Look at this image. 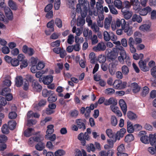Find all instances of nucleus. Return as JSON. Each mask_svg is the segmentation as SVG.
Returning a JSON list of instances; mask_svg holds the SVG:
<instances>
[{
    "label": "nucleus",
    "mask_w": 156,
    "mask_h": 156,
    "mask_svg": "<svg viewBox=\"0 0 156 156\" xmlns=\"http://www.w3.org/2000/svg\"><path fill=\"white\" fill-rule=\"evenodd\" d=\"M98 60L100 63H104L106 61V58L104 56L100 55L98 57Z\"/></svg>",
    "instance_id": "nucleus-56"
},
{
    "label": "nucleus",
    "mask_w": 156,
    "mask_h": 156,
    "mask_svg": "<svg viewBox=\"0 0 156 156\" xmlns=\"http://www.w3.org/2000/svg\"><path fill=\"white\" fill-rule=\"evenodd\" d=\"M85 122V119H77L76 121L78 127L80 129H82L83 130H84L86 129L85 126L84 124V122Z\"/></svg>",
    "instance_id": "nucleus-9"
},
{
    "label": "nucleus",
    "mask_w": 156,
    "mask_h": 156,
    "mask_svg": "<svg viewBox=\"0 0 156 156\" xmlns=\"http://www.w3.org/2000/svg\"><path fill=\"white\" fill-rule=\"evenodd\" d=\"M155 136L154 133L149 134V143H150L151 146H153L156 142V138Z\"/></svg>",
    "instance_id": "nucleus-16"
},
{
    "label": "nucleus",
    "mask_w": 156,
    "mask_h": 156,
    "mask_svg": "<svg viewBox=\"0 0 156 156\" xmlns=\"http://www.w3.org/2000/svg\"><path fill=\"white\" fill-rule=\"evenodd\" d=\"M47 130L46 131L47 134H52L54 131V126L52 125H50L47 126Z\"/></svg>",
    "instance_id": "nucleus-33"
},
{
    "label": "nucleus",
    "mask_w": 156,
    "mask_h": 156,
    "mask_svg": "<svg viewBox=\"0 0 156 156\" xmlns=\"http://www.w3.org/2000/svg\"><path fill=\"white\" fill-rule=\"evenodd\" d=\"M95 150V148L93 144H90L87 147V150L88 152H90V151H94Z\"/></svg>",
    "instance_id": "nucleus-60"
},
{
    "label": "nucleus",
    "mask_w": 156,
    "mask_h": 156,
    "mask_svg": "<svg viewBox=\"0 0 156 156\" xmlns=\"http://www.w3.org/2000/svg\"><path fill=\"white\" fill-rule=\"evenodd\" d=\"M74 37L73 36L70 34L68 36L67 43L70 44H72L74 42Z\"/></svg>",
    "instance_id": "nucleus-49"
},
{
    "label": "nucleus",
    "mask_w": 156,
    "mask_h": 156,
    "mask_svg": "<svg viewBox=\"0 0 156 156\" xmlns=\"http://www.w3.org/2000/svg\"><path fill=\"white\" fill-rule=\"evenodd\" d=\"M122 28V29L124 30L125 32L127 33V35H129L132 33V31L130 30L128 25H126V24L125 25L123 26Z\"/></svg>",
    "instance_id": "nucleus-22"
},
{
    "label": "nucleus",
    "mask_w": 156,
    "mask_h": 156,
    "mask_svg": "<svg viewBox=\"0 0 156 156\" xmlns=\"http://www.w3.org/2000/svg\"><path fill=\"white\" fill-rule=\"evenodd\" d=\"M45 64L42 61H40L37 64L36 68L37 69L40 70L42 69L44 67Z\"/></svg>",
    "instance_id": "nucleus-28"
},
{
    "label": "nucleus",
    "mask_w": 156,
    "mask_h": 156,
    "mask_svg": "<svg viewBox=\"0 0 156 156\" xmlns=\"http://www.w3.org/2000/svg\"><path fill=\"white\" fill-rule=\"evenodd\" d=\"M72 32L73 33H76L77 36H78L80 35L82 33V31L79 28L76 29V27L74 26L72 29Z\"/></svg>",
    "instance_id": "nucleus-35"
},
{
    "label": "nucleus",
    "mask_w": 156,
    "mask_h": 156,
    "mask_svg": "<svg viewBox=\"0 0 156 156\" xmlns=\"http://www.w3.org/2000/svg\"><path fill=\"white\" fill-rule=\"evenodd\" d=\"M10 91L9 88H5L2 90L1 94L3 96L6 95V94L9 93Z\"/></svg>",
    "instance_id": "nucleus-52"
},
{
    "label": "nucleus",
    "mask_w": 156,
    "mask_h": 156,
    "mask_svg": "<svg viewBox=\"0 0 156 156\" xmlns=\"http://www.w3.org/2000/svg\"><path fill=\"white\" fill-rule=\"evenodd\" d=\"M83 35L85 37H87L88 35L89 37H90V36H92V32L91 30H90L89 31L88 29H85L83 31Z\"/></svg>",
    "instance_id": "nucleus-50"
},
{
    "label": "nucleus",
    "mask_w": 156,
    "mask_h": 156,
    "mask_svg": "<svg viewBox=\"0 0 156 156\" xmlns=\"http://www.w3.org/2000/svg\"><path fill=\"white\" fill-rule=\"evenodd\" d=\"M34 89L38 92H40L42 89V87L40 85L38 82L35 80L33 81L32 85Z\"/></svg>",
    "instance_id": "nucleus-15"
},
{
    "label": "nucleus",
    "mask_w": 156,
    "mask_h": 156,
    "mask_svg": "<svg viewBox=\"0 0 156 156\" xmlns=\"http://www.w3.org/2000/svg\"><path fill=\"white\" fill-rule=\"evenodd\" d=\"M125 150L124 145L123 144L119 146L117 148L118 152H123Z\"/></svg>",
    "instance_id": "nucleus-63"
},
{
    "label": "nucleus",
    "mask_w": 156,
    "mask_h": 156,
    "mask_svg": "<svg viewBox=\"0 0 156 156\" xmlns=\"http://www.w3.org/2000/svg\"><path fill=\"white\" fill-rule=\"evenodd\" d=\"M12 66L16 67L19 65V62L18 60L16 58H12L10 62Z\"/></svg>",
    "instance_id": "nucleus-36"
},
{
    "label": "nucleus",
    "mask_w": 156,
    "mask_h": 156,
    "mask_svg": "<svg viewBox=\"0 0 156 156\" xmlns=\"http://www.w3.org/2000/svg\"><path fill=\"white\" fill-rule=\"evenodd\" d=\"M5 12L8 19L10 20H12L13 18V16L12 12L11 9L8 7H5Z\"/></svg>",
    "instance_id": "nucleus-11"
},
{
    "label": "nucleus",
    "mask_w": 156,
    "mask_h": 156,
    "mask_svg": "<svg viewBox=\"0 0 156 156\" xmlns=\"http://www.w3.org/2000/svg\"><path fill=\"white\" fill-rule=\"evenodd\" d=\"M115 90L112 88H108L105 90V93L107 94L112 95L115 93Z\"/></svg>",
    "instance_id": "nucleus-39"
},
{
    "label": "nucleus",
    "mask_w": 156,
    "mask_h": 156,
    "mask_svg": "<svg viewBox=\"0 0 156 156\" xmlns=\"http://www.w3.org/2000/svg\"><path fill=\"white\" fill-rule=\"evenodd\" d=\"M2 131V133L5 134H8L9 133V130L7 125L4 124L3 126Z\"/></svg>",
    "instance_id": "nucleus-41"
},
{
    "label": "nucleus",
    "mask_w": 156,
    "mask_h": 156,
    "mask_svg": "<svg viewBox=\"0 0 156 156\" xmlns=\"http://www.w3.org/2000/svg\"><path fill=\"white\" fill-rule=\"evenodd\" d=\"M151 10L150 7L147 6L144 9L138 10V12L141 15L145 16L146 15L148 12H150Z\"/></svg>",
    "instance_id": "nucleus-14"
},
{
    "label": "nucleus",
    "mask_w": 156,
    "mask_h": 156,
    "mask_svg": "<svg viewBox=\"0 0 156 156\" xmlns=\"http://www.w3.org/2000/svg\"><path fill=\"white\" fill-rule=\"evenodd\" d=\"M46 147L50 150H53L54 148V146L51 141H48L47 142Z\"/></svg>",
    "instance_id": "nucleus-62"
},
{
    "label": "nucleus",
    "mask_w": 156,
    "mask_h": 156,
    "mask_svg": "<svg viewBox=\"0 0 156 156\" xmlns=\"http://www.w3.org/2000/svg\"><path fill=\"white\" fill-rule=\"evenodd\" d=\"M65 154L64 151L62 150H59L56 151L55 153V156H62Z\"/></svg>",
    "instance_id": "nucleus-46"
},
{
    "label": "nucleus",
    "mask_w": 156,
    "mask_h": 156,
    "mask_svg": "<svg viewBox=\"0 0 156 156\" xmlns=\"http://www.w3.org/2000/svg\"><path fill=\"white\" fill-rule=\"evenodd\" d=\"M110 12L112 14L116 15L118 13L117 10L112 5H108Z\"/></svg>",
    "instance_id": "nucleus-42"
},
{
    "label": "nucleus",
    "mask_w": 156,
    "mask_h": 156,
    "mask_svg": "<svg viewBox=\"0 0 156 156\" xmlns=\"http://www.w3.org/2000/svg\"><path fill=\"white\" fill-rule=\"evenodd\" d=\"M147 151L150 153L152 155L156 154V145H155L154 147H150L147 148Z\"/></svg>",
    "instance_id": "nucleus-37"
},
{
    "label": "nucleus",
    "mask_w": 156,
    "mask_h": 156,
    "mask_svg": "<svg viewBox=\"0 0 156 156\" xmlns=\"http://www.w3.org/2000/svg\"><path fill=\"white\" fill-rule=\"evenodd\" d=\"M117 104V100L114 97H111L108 100H105L104 102V105H116Z\"/></svg>",
    "instance_id": "nucleus-7"
},
{
    "label": "nucleus",
    "mask_w": 156,
    "mask_h": 156,
    "mask_svg": "<svg viewBox=\"0 0 156 156\" xmlns=\"http://www.w3.org/2000/svg\"><path fill=\"white\" fill-rule=\"evenodd\" d=\"M134 139V137L133 135L131 134H129L126 136L125 140L126 142H129L133 140Z\"/></svg>",
    "instance_id": "nucleus-34"
},
{
    "label": "nucleus",
    "mask_w": 156,
    "mask_h": 156,
    "mask_svg": "<svg viewBox=\"0 0 156 156\" xmlns=\"http://www.w3.org/2000/svg\"><path fill=\"white\" fill-rule=\"evenodd\" d=\"M23 82V80L22 77L20 76H17L16 78V85L17 87H20L22 85Z\"/></svg>",
    "instance_id": "nucleus-19"
},
{
    "label": "nucleus",
    "mask_w": 156,
    "mask_h": 156,
    "mask_svg": "<svg viewBox=\"0 0 156 156\" xmlns=\"http://www.w3.org/2000/svg\"><path fill=\"white\" fill-rule=\"evenodd\" d=\"M110 151H108L107 153L105 151H101L99 153V154L101 156H112V154H110Z\"/></svg>",
    "instance_id": "nucleus-43"
},
{
    "label": "nucleus",
    "mask_w": 156,
    "mask_h": 156,
    "mask_svg": "<svg viewBox=\"0 0 156 156\" xmlns=\"http://www.w3.org/2000/svg\"><path fill=\"white\" fill-rule=\"evenodd\" d=\"M16 123L15 121H9L8 123V127L11 130L14 129L16 128Z\"/></svg>",
    "instance_id": "nucleus-31"
},
{
    "label": "nucleus",
    "mask_w": 156,
    "mask_h": 156,
    "mask_svg": "<svg viewBox=\"0 0 156 156\" xmlns=\"http://www.w3.org/2000/svg\"><path fill=\"white\" fill-rule=\"evenodd\" d=\"M8 140L7 137L3 135H0V143H5Z\"/></svg>",
    "instance_id": "nucleus-53"
},
{
    "label": "nucleus",
    "mask_w": 156,
    "mask_h": 156,
    "mask_svg": "<svg viewBox=\"0 0 156 156\" xmlns=\"http://www.w3.org/2000/svg\"><path fill=\"white\" fill-rule=\"evenodd\" d=\"M53 80V78L52 76H47L43 77L42 81L44 84L48 85L52 82Z\"/></svg>",
    "instance_id": "nucleus-13"
},
{
    "label": "nucleus",
    "mask_w": 156,
    "mask_h": 156,
    "mask_svg": "<svg viewBox=\"0 0 156 156\" xmlns=\"http://www.w3.org/2000/svg\"><path fill=\"white\" fill-rule=\"evenodd\" d=\"M53 94V91L51 90H48L46 89H44L42 91V94L43 97H46L50 95Z\"/></svg>",
    "instance_id": "nucleus-27"
},
{
    "label": "nucleus",
    "mask_w": 156,
    "mask_h": 156,
    "mask_svg": "<svg viewBox=\"0 0 156 156\" xmlns=\"http://www.w3.org/2000/svg\"><path fill=\"white\" fill-rule=\"evenodd\" d=\"M139 65L141 69L144 71H147L149 70V68L146 66V62L143 60L140 61Z\"/></svg>",
    "instance_id": "nucleus-12"
},
{
    "label": "nucleus",
    "mask_w": 156,
    "mask_h": 156,
    "mask_svg": "<svg viewBox=\"0 0 156 156\" xmlns=\"http://www.w3.org/2000/svg\"><path fill=\"white\" fill-rule=\"evenodd\" d=\"M36 149L39 151H41L44 148V144L42 143H40L37 144L35 146Z\"/></svg>",
    "instance_id": "nucleus-47"
},
{
    "label": "nucleus",
    "mask_w": 156,
    "mask_h": 156,
    "mask_svg": "<svg viewBox=\"0 0 156 156\" xmlns=\"http://www.w3.org/2000/svg\"><path fill=\"white\" fill-rule=\"evenodd\" d=\"M79 3L76 5V11L81 12V16L85 17L88 11L92 14L94 11L95 2H90V7L88 2L86 0H79Z\"/></svg>",
    "instance_id": "nucleus-1"
},
{
    "label": "nucleus",
    "mask_w": 156,
    "mask_h": 156,
    "mask_svg": "<svg viewBox=\"0 0 156 156\" xmlns=\"http://www.w3.org/2000/svg\"><path fill=\"white\" fill-rule=\"evenodd\" d=\"M151 25L150 24L142 25L140 27L139 29L142 31H147L151 30Z\"/></svg>",
    "instance_id": "nucleus-17"
},
{
    "label": "nucleus",
    "mask_w": 156,
    "mask_h": 156,
    "mask_svg": "<svg viewBox=\"0 0 156 156\" xmlns=\"http://www.w3.org/2000/svg\"><path fill=\"white\" fill-rule=\"evenodd\" d=\"M127 131L128 133H132L134 131V129L132 124L130 122H127Z\"/></svg>",
    "instance_id": "nucleus-26"
},
{
    "label": "nucleus",
    "mask_w": 156,
    "mask_h": 156,
    "mask_svg": "<svg viewBox=\"0 0 156 156\" xmlns=\"http://www.w3.org/2000/svg\"><path fill=\"white\" fill-rule=\"evenodd\" d=\"M80 17L78 18L77 20V25L78 26H83L85 23V20L83 18L84 17Z\"/></svg>",
    "instance_id": "nucleus-23"
},
{
    "label": "nucleus",
    "mask_w": 156,
    "mask_h": 156,
    "mask_svg": "<svg viewBox=\"0 0 156 156\" xmlns=\"http://www.w3.org/2000/svg\"><path fill=\"white\" fill-rule=\"evenodd\" d=\"M106 133L107 135L109 138H112L114 136L112 130L110 129H107L106 131Z\"/></svg>",
    "instance_id": "nucleus-51"
},
{
    "label": "nucleus",
    "mask_w": 156,
    "mask_h": 156,
    "mask_svg": "<svg viewBox=\"0 0 156 156\" xmlns=\"http://www.w3.org/2000/svg\"><path fill=\"white\" fill-rule=\"evenodd\" d=\"M127 85L126 82L122 81L121 80H116L113 83V87L115 89L122 90L125 88Z\"/></svg>",
    "instance_id": "nucleus-2"
},
{
    "label": "nucleus",
    "mask_w": 156,
    "mask_h": 156,
    "mask_svg": "<svg viewBox=\"0 0 156 156\" xmlns=\"http://www.w3.org/2000/svg\"><path fill=\"white\" fill-rule=\"evenodd\" d=\"M151 75L154 78H156V66L153 67L151 70Z\"/></svg>",
    "instance_id": "nucleus-64"
},
{
    "label": "nucleus",
    "mask_w": 156,
    "mask_h": 156,
    "mask_svg": "<svg viewBox=\"0 0 156 156\" xmlns=\"http://www.w3.org/2000/svg\"><path fill=\"white\" fill-rule=\"evenodd\" d=\"M149 92V88L147 87H144L143 89L141 95L143 97L145 96Z\"/></svg>",
    "instance_id": "nucleus-55"
},
{
    "label": "nucleus",
    "mask_w": 156,
    "mask_h": 156,
    "mask_svg": "<svg viewBox=\"0 0 156 156\" xmlns=\"http://www.w3.org/2000/svg\"><path fill=\"white\" fill-rule=\"evenodd\" d=\"M106 49V46L103 43H98V45L94 47L93 50L95 51H104Z\"/></svg>",
    "instance_id": "nucleus-8"
},
{
    "label": "nucleus",
    "mask_w": 156,
    "mask_h": 156,
    "mask_svg": "<svg viewBox=\"0 0 156 156\" xmlns=\"http://www.w3.org/2000/svg\"><path fill=\"white\" fill-rule=\"evenodd\" d=\"M114 4L116 8L119 9H122L123 7L122 2L120 0H115Z\"/></svg>",
    "instance_id": "nucleus-29"
},
{
    "label": "nucleus",
    "mask_w": 156,
    "mask_h": 156,
    "mask_svg": "<svg viewBox=\"0 0 156 156\" xmlns=\"http://www.w3.org/2000/svg\"><path fill=\"white\" fill-rule=\"evenodd\" d=\"M6 103L7 102L5 98L2 96H0V105L5 106Z\"/></svg>",
    "instance_id": "nucleus-61"
},
{
    "label": "nucleus",
    "mask_w": 156,
    "mask_h": 156,
    "mask_svg": "<svg viewBox=\"0 0 156 156\" xmlns=\"http://www.w3.org/2000/svg\"><path fill=\"white\" fill-rule=\"evenodd\" d=\"M41 136L30 137L28 141V145L31 147L33 146L35 142H38L41 140Z\"/></svg>",
    "instance_id": "nucleus-5"
},
{
    "label": "nucleus",
    "mask_w": 156,
    "mask_h": 156,
    "mask_svg": "<svg viewBox=\"0 0 156 156\" xmlns=\"http://www.w3.org/2000/svg\"><path fill=\"white\" fill-rule=\"evenodd\" d=\"M115 23L117 27H119L121 24L122 27L123 26L125 25L126 23L125 20L124 19H122L121 20L119 19H118L116 20Z\"/></svg>",
    "instance_id": "nucleus-21"
},
{
    "label": "nucleus",
    "mask_w": 156,
    "mask_h": 156,
    "mask_svg": "<svg viewBox=\"0 0 156 156\" xmlns=\"http://www.w3.org/2000/svg\"><path fill=\"white\" fill-rule=\"evenodd\" d=\"M8 5L12 10H16L17 7L16 3L12 0H9L8 2Z\"/></svg>",
    "instance_id": "nucleus-20"
},
{
    "label": "nucleus",
    "mask_w": 156,
    "mask_h": 156,
    "mask_svg": "<svg viewBox=\"0 0 156 156\" xmlns=\"http://www.w3.org/2000/svg\"><path fill=\"white\" fill-rule=\"evenodd\" d=\"M122 73L125 75H127L129 72L128 67L125 65L122 66Z\"/></svg>",
    "instance_id": "nucleus-48"
},
{
    "label": "nucleus",
    "mask_w": 156,
    "mask_h": 156,
    "mask_svg": "<svg viewBox=\"0 0 156 156\" xmlns=\"http://www.w3.org/2000/svg\"><path fill=\"white\" fill-rule=\"evenodd\" d=\"M111 123L112 126H116L117 124V120L114 115H112L111 116Z\"/></svg>",
    "instance_id": "nucleus-38"
},
{
    "label": "nucleus",
    "mask_w": 156,
    "mask_h": 156,
    "mask_svg": "<svg viewBox=\"0 0 156 156\" xmlns=\"http://www.w3.org/2000/svg\"><path fill=\"white\" fill-rule=\"evenodd\" d=\"M57 99L56 95L54 94L53 91V94L50 95L48 98V100L49 102H52L55 101Z\"/></svg>",
    "instance_id": "nucleus-25"
},
{
    "label": "nucleus",
    "mask_w": 156,
    "mask_h": 156,
    "mask_svg": "<svg viewBox=\"0 0 156 156\" xmlns=\"http://www.w3.org/2000/svg\"><path fill=\"white\" fill-rule=\"evenodd\" d=\"M104 38L106 41H108L110 39V34L107 31H105L103 33Z\"/></svg>",
    "instance_id": "nucleus-44"
},
{
    "label": "nucleus",
    "mask_w": 156,
    "mask_h": 156,
    "mask_svg": "<svg viewBox=\"0 0 156 156\" xmlns=\"http://www.w3.org/2000/svg\"><path fill=\"white\" fill-rule=\"evenodd\" d=\"M45 137L47 140L53 141L56 139V136L55 134H53L51 135H49V134H46L45 135Z\"/></svg>",
    "instance_id": "nucleus-32"
},
{
    "label": "nucleus",
    "mask_w": 156,
    "mask_h": 156,
    "mask_svg": "<svg viewBox=\"0 0 156 156\" xmlns=\"http://www.w3.org/2000/svg\"><path fill=\"white\" fill-rule=\"evenodd\" d=\"M122 12L123 13L125 19H129L132 16V14L131 12H125L124 10V9H122Z\"/></svg>",
    "instance_id": "nucleus-30"
},
{
    "label": "nucleus",
    "mask_w": 156,
    "mask_h": 156,
    "mask_svg": "<svg viewBox=\"0 0 156 156\" xmlns=\"http://www.w3.org/2000/svg\"><path fill=\"white\" fill-rule=\"evenodd\" d=\"M140 140L141 142L145 144H148L149 143V136L147 135L142 136L140 138Z\"/></svg>",
    "instance_id": "nucleus-24"
},
{
    "label": "nucleus",
    "mask_w": 156,
    "mask_h": 156,
    "mask_svg": "<svg viewBox=\"0 0 156 156\" xmlns=\"http://www.w3.org/2000/svg\"><path fill=\"white\" fill-rule=\"evenodd\" d=\"M91 37V44L92 45H94L97 43L98 41V37L96 35H94L92 37Z\"/></svg>",
    "instance_id": "nucleus-45"
},
{
    "label": "nucleus",
    "mask_w": 156,
    "mask_h": 156,
    "mask_svg": "<svg viewBox=\"0 0 156 156\" xmlns=\"http://www.w3.org/2000/svg\"><path fill=\"white\" fill-rule=\"evenodd\" d=\"M126 132V129L124 128H122L120 129L119 131H118L117 132L116 134L118 136H119L120 137H123Z\"/></svg>",
    "instance_id": "nucleus-40"
},
{
    "label": "nucleus",
    "mask_w": 156,
    "mask_h": 156,
    "mask_svg": "<svg viewBox=\"0 0 156 156\" xmlns=\"http://www.w3.org/2000/svg\"><path fill=\"white\" fill-rule=\"evenodd\" d=\"M24 135L27 137H29L34 134V129L32 128H28L24 131Z\"/></svg>",
    "instance_id": "nucleus-18"
},
{
    "label": "nucleus",
    "mask_w": 156,
    "mask_h": 156,
    "mask_svg": "<svg viewBox=\"0 0 156 156\" xmlns=\"http://www.w3.org/2000/svg\"><path fill=\"white\" fill-rule=\"evenodd\" d=\"M112 20V17L109 16L106 17L104 21V27L106 29L108 30L110 28L111 23Z\"/></svg>",
    "instance_id": "nucleus-6"
},
{
    "label": "nucleus",
    "mask_w": 156,
    "mask_h": 156,
    "mask_svg": "<svg viewBox=\"0 0 156 156\" xmlns=\"http://www.w3.org/2000/svg\"><path fill=\"white\" fill-rule=\"evenodd\" d=\"M119 104L123 114L125 115L127 111V106L125 102L123 100L120 99L119 101Z\"/></svg>",
    "instance_id": "nucleus-10"
},
{
    "label": "nucleus",
    "mask_w": 156,
    "mask_h": 156,
    "mask_svg": "<svg viewBox=\"0 0 156 156\" xmlns=\"http://www.w3.org/2000/svg\"><path fill=\"white\" fill-rule=\"evenodd\" d=\"M136 39H135L134 40L133 38L130 37L129 39V46H134V45H136Z\"/></svg>",
    "instance_id": "nucleus-58"
},
{
    "label": "nucleus",
    "mask_w": 156,
    "mask_h": 156,
    "mask_svg": "<svg viewBox=\"0 0 156 156\" xmlns=\"http://www.w3.org/2000/svg\"><path fill=\"white\" fill-rule=\"evenodd\" d=\"M119 49L120 50V56L118 57V60L120 63L123 64L124 59L126 58L127 56L126 51L122 47H121Z\"/></svg>",
    "instance_id": "nucleus-3"
},
{
    "label": "nucleus",
    "mask_w": 156,
    "mask_h": 156,
    "mask_svg": "<svg viewBox=\"0 0 156 156\" xmlns=\"http://www.w3.org/2000/svg\"><path fill=\"white\" fill-rule=\"evenodd\" d=\"M21 62H22L20 65V67L21 69H23V68H25L27 66L28 63L27 59Z\"/></svg>",
    "instance_id": "nucleus-59"
},
{
    "label": "nucleus",
    "mask_w": 156,
    "mask_h": 156,
    "mask_svg": "<svg viewBox=\"0 0 156 156\" xmlns=\"http://www.w3.org/2000/svg\"><path fill=\"white\" fill-rule=\"evenodd\" d=\"M78 139L81 141V142L83 146L85 145L86 144L85 140H88L90 138L87 133L86 132L84 134L83 133H80L78 137Z\"/></svg>",
    "instance_id": "nucleus-4"
},
{
    "label": "nucleus",
    "mask_w": 156,
    "mask_h": 156,
    "mask_svg": "<svg viewBox=\"0 0 156 156\" xmlns=\"http://www.w3.org/2000/svg\"><path fill=\"white\" fill-rule=\"evenodd\" d=\"M60 6V0H55L54 7L56 10H58Z\"/></svg>",
    "instance_id": "nucleus-57"
},
{
    "label": "nucleus",
    "mask_w": 156,
    "mask_h": 156,
    "mask_svg": "<svg viewBox=\"0 0 156 156\" xmlns=\"http://www.w3.org/2000/svg\"><path fill=\"white\" fill-rule=\"evenodd\" d=\"M22 84L23 85V89L25 90H27L28 89L29 86V83L28 81L26 79H23V82Z\"/></svg>",
    "instance_id": "nucleus-54"
}]
</instances>
